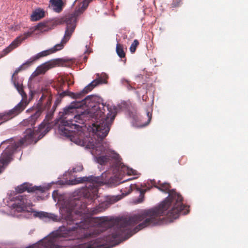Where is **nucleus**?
Here are the masks:
<instances>
[{
    "instance_id": "b1692460",
    "label": "nucleus",
    "mask_w": 248,
    "mask_h": 248,
    "mask_svg": "<svg viewBox=\"0 0 248 248\" xmlns=\"http://www.w3.org/2000/svg\"><path fill=\"white\" fill-rule=\"evenodd\" d=\"M137 190L140 192V195L137 199L136 200V202L140 203L142 202L144 200V193L146 190H143L140 187H137Z\"/></svg>"
},
{
    "instance_id": "ea45409f",
    "label": "nucleus",
    "mask_w": 248,
    "mask_h": 248,
    "mask_svg": "<svg viewBox=\"0 0 248 248\" xmlns=\"http://www.w3.org/2000/svg\"><path fill=\"white\" fill-rule=\"evenodd\" d=\"M135 93L138 96H140V94H139L138 91H136Z\"/></svg>"
},
{
    "instance_id": "a878e982",
    "label": "nucleus",
    "mask_w": 248,
    "mask_h": 248,
    "mask_svg": "<svg viewBox=\"0 0 248 248\" xmlns=\"http://www.w3.org/2000/svg\"><path fill=\"white\" fill-rule=\"evenodd\" d=\"M31 77H30V78H29V81H28V88L30 89V92H29V95H30V96H29L28 102H30L31 100L32 99L33 95H34V94L35 93V91H33V90H31V85H30V80L31 79ZM23 103H24V106L25 107L27 105V104L29 102L27 103V102L25 101V102H23Z\"/></svg>"
},
{
    "instance_id": "473e14b6",
    "label": "nucleus",
    "mask_w": 248,
    "mask_h": 248,
    "mask_svg": "<svg viewBox=\"0 0 248 248\" xmlns=\"http://www.w3.org/2000/svg\"><path fill=\"white\" fill-rule=\"evenodd\" d=\"M26 69V67H25L24 66V65L22 64H21L20 66H19L18 67H17V68H16V69L15 70L14 74L12 75V77H11V80H13V78H14V75H16L21 70H24Z\"/></svg>"
},
{
    "instance_id": "f704fd0d",
    "label": "nucleus",
    "mask_w": 248,
    "mask_h": 248,
    "mask_svg": "<svg viewBox=\"0 0 248 248\" xmlns=\"http://www.w3.org/2000/svg\"><path fill=\"white\" fill-rule=\"evenodd\" d=\"M83 169V167L82 165L81 164H79L74 167L72 170L74 172H77L82 171Z\"/></svg>"
},
{
    "instance_id": "393cba45",
    "label": "nucleus",
    "mask_w": 248,
    "mask_h": 248,
    "mask_svg": "<svg viewBox=\"0 0 248 248\" xmlns=\"http://www.w3.org/2000/svg\"><path fill=\"white\" fill-rule=\"evenodd\" d=\"M116 51L118 56L120 58H123L125 57V53L124 52V50L123 49L122 46L120 44H117L116 45Z\"/></svg>"
},
{
    "instance_id": "a211bd4d",
    "label": "nucleus",
    "mask_w": 248,
    "mask_h": 248,
    "mask_svg": "<svg viewBox=\"0 0 248 248\" xmlns=\"http://www.w3.org/2000/svg\"><path fill=\"white\" fill-rule=\"evenodd\" d=\"M87 93V92H86L84 89L77 93L71 92L70 97L77 101H81L86 97H85V96Z\"/></svg>"
},
{
    "instance_id": "e433bc0d",
    "label": "nucleus",
    "mask_w": 248,
    "mask_h": 248,
    "mask_svg": "<svg viewBox=\"0 0 248 248\" xmlns=\"http://www.w3.org/2000/svg\"><path fill=\"white\" fill-rule=\"evenodd\" d=\"M173 7H176L179 5V2H174L172 3Z\"/></svg>"
},
{
    "instance_id": "aec40b11",
    "label": "nucleus",
    "mask_w": 248,
    "mask_h": 248,
    "mask_svg": "<svg viewBox=\"0 0 248 248\" xmlns=\"http://www.w3.org/2000/svg\"><path fill=\"white\" fill-rule=\"evenodd\" d=\"M53 6V10L57 12L60 13L62 10V6L63 4L62 0H50Z\"/></svg>"
},
{
    "instance_id": "37998d69",
    "label": "nucleus",
    "mask_w": 248,
    "mask_h": 248,
    "mask_svg": "<svg viewBox=\"0 0 248 248\" xmlns=\"http://www.w3.org/2000/svg\"><path fill=\"white\" fill-rule=\"evenodd\" d=\"M84 59L86 60L87 59V57L86 56H84Z\"/></svg>"
},
{
    "instance_id": "f257e3e1",
    "label": "nucleus",
    "mask_w": 248,
    "mask_h": 248,
    "mask_svg": "<svg viewBox=\"0 0 248 248\" xmlns=\"http://www.w3.org/2000/svg\"><path fill=\"white\" fill-rule=\"evenodd\" d=\"M154 186L162 192L168 193V196L157 205L142 210L129 217H102V222H110L115 226L111 234L103 239L104 242L117 241L115 244L118 245L144 228L160 225L162 223L159 218L161 216H167L170 219V222H172L180 215H185L188 213L189 206L183 203V197L175 189L170 190L169 183L165 182L159 186L154 185Z\"/></svg>"
},
{
    "instance_id": "20e7f679",
    "label": "nucleus",
    "mask_w": 248,
    "mask_h": 248,
    "mask_svg": "<svg viewBox=\"0 0 248 248\" xmlns=\"http://www.w3.org/2000/svg\"><path fill=\"white\" fill-rule=\"evenodd\" d=\"M10 201L13 203L9 206L14 212L25 213L27 215L24 216L27 218H30L33 213V216L38 217L40 219H48V220L57 221L58 216L52 213H48L43 211H35L32 208V203L31 200L27 199L26 196L18 195L10 197Z\"/></svg>"
},
{
    "instance_id": "0eeeda50",
    "label": "nucleus",
    "mask_w": 248,
    "mask_h": 248,
    "mask_svg": "<svg viewBox=\"0 0 248 248\" xmlns=\"http://www.w3.org/2000/svg\"><path fill=\"white\" fill-rule=\"evenodd\" d=\"M5 144H7V146L0 157V168L7 166L13 160V155L18 148V144L14 141L13 138L2 141L0 144V147Z\"/></svg>"
},
{
    "instance_id": "58836bf2",
    "label": "nucleus",
    "mask_w": 248,
    "mask_h": 248,
    "mask_svg": "<svg viewBox=\"0 0 248 248\" xmlns=\"http://www.w3.org/2000/svg\"><path fill=\"white\" fill-rule=\"evenodd\" d=\"M37 200H39V199H42V197L41 196H37Z\"/></svg>"
},
{
    "instance_id": "c756f323",
    "label": "nucleus",
    "mask_w": 248,
    "mask_h": 248,
    "mask_svg": "<svg viewBox=\"0 0 248 248\" xmlns=\"http://www.w3.org/2000/svg\"><path fill=\"white\" fill-rule=\"evenodd\" d=\"M37 61L34 55L29 59L26 62L23 63V65L26 69L29 67L34 62Z\"/></svg>"
},
{
    "instance_id": "6e6552de",
    "label": "nucleus",
    "mask_w": 248,
    "mask_h": 248,
    "mask_svg": "<svg viewBox=\"0 0 248 248\" xmlns=\"http://www.w3.org/2000/svg\"><path fill=\"white\" fill-rule=\"evenodd\" d=\"M46 188V187L44 186H33L32 184L25 182L18 186L16 187L15 190L18 193H21L26 191L28 193L35 192L37 193L38 191L41 193L45 192Z\"/></svg>"
},
{
    "instance_id": "f3484780",
    "label": "nucleus",
    "mask_w": 248,
    "mask_h": 248,
    "mask_svg": "<svg viewBox=\"0 0 248 248\" xmlns=\"http://www.w3.org/2000/svg\"><path fill=\"white\" fill-rule=\"evenodd\" d=\"M95 75L96 77L94 79V80L97 85V86L107 83V79L108 78V75L106 73L104 72H102L101 74L99 73H96Z\"/></svg>"
},
{
    "instance_id": "1a4fd4ad",
    "label": "nucleus",
    "mask_w": 248,
    "mask_h": 248,
    "mask_svg": "<svg viewBox=\"0 0 248 248\" xmlns=\"http://www.w3.org/2000/svg\"><path fill=\"white\" fill-rule=\"evenodd\" d=\"M92 1V0H83L79 7L76 8L73 13L66 15L64 16H69L70 19H74V22L77 24L78 17L85 11Z\"/></svg>"
},
{
    "instance_id": "ddd939ff",
    "label": "nucleus",
    "mask_w": 248,
    "mask_h": 248,
    "mask_svg": "<svg viewBox=\"0 0 248 248\" xmlns=\"http://www.w3.org/2000/svg\"><path fill=\"white\" fill-rule=\"evenodd\" d=\"M50 120L46 117L44 121L38 125L36 131L40 133L38 136L39 139L42 138L50 130V124L49 122Z\"/></svg>"
},
{
    "instance_id": "7ed1b4c3",
    "label": "nucleus",
    "mask_w": 248,
    "mask_h": 248,
    "mask_svg": "<svg viewBox=\"0 0 248 248\" xmlns=\"http://www.w3.org/2000/svg\"><path fill=\"white\" fill-rule=\"evenodd\" d=\"M117 114L112 115L109 119L108 116L102 119L96 124L93 123L92 130L84 137L80 139H73L74 143L86 148L92 149L91 152L93 155V161L102 166L108 164L112 159H114L117 165L121 169L126 168L128 175H137V171L128 167H125L121 161V158L117 153L109 147L107 142L103 141L104 139L108 135L110 126L115 119Z\"/></svg>"
},
{
    "instance_id": "4c0bfd02",
    "label": "nucleus",
    "mask_w": 248,
    "mask_h": 248,
    "mask_svg": "<svg viewBox=\"0 0 248 248\" xmlns=\"http://www.w3.org/2000/svg\"><path fill=\"white\" fill-rule=\"evenodd\" d=\"M86 49L85 51V53L87 52L88 51L89 47H88V45H86Z\"/></svg>"
},
{
    "instance_id": "2eb2a0df",
    "label": "nucleus",
    "mask_w": 248,
    "mask_h": 248,
    "mask_svg": "<svg viewBox=\"0 0 248 248\" xmlns=\"http://www.w3.org/2000/svg\"><path fill=\"white\" fill-rule=\"evenodd\" d=\"M34 129L31 128H27L24 132V136L23 138L20 139L18 142L14 141L18 145V147L25 143L27 140H32L34 135Z\"/></svg>"
},
{
    "instance_id": "bb28decb",
    "label": "nucleus",
    "mask_w": 248,
    "mask_h": 248,
    "mask_svg": "<svg viewBox=\"0 0 248 248\" xmlns=\"http://www.w3.org/2000/svg\"><path fill=\"white\" fill-rule=\"evenodd\" d=\"M97 86V85L95 82L94 79L91 81L89 84H88L83 89L87 92V93L92 91L93 89H94L95 87Z\"/></svg>"
},
{
    "instance_id": "49530a36",
    "label": "nucleus",
    "mask_w": 248,
    "mask_h": 248,
    "mask_svg": "<svg viewBox=\"0 0 248 248\" xmlns=\"http://www.w3.org/2000/svg\"><path fill=\"white\" fill-rule=\"evenodd\" d=\"M152 181L155 183V180H153Z\"/></svg>"
},
{
    "instance_id": "de8ad7c7",
    "label": "nucleus",
    "mask_w": 248,
    "mask_h": 248,
    "mask_svg": "<svg viewBox=\"0 0 248 248\" xmlns=\"http://www.w3.org/2000/svg\"><path fill=\"white\" fill-rule=\"evenodd\" d=\"M160 182V181H158V183H159Z\"/></svg>"
},
{
    "instance_id": "412c9836",
    "label": "nucleus",
    "mask_w": 248,
    "mask_h": 248,
    "mask_svg": "<svg viewBox=\"0 0 248 248\" xmlns=\"http://www.w3.org/2000/svg\"><path fill=\"white\" fill-rule=\"evenodd\" d=\"M49 22L47 21L41 22L34 26L35 30H38L41 31H48L50 28L49 27Z\"/></svg>"
},
{
    "instance_id": "72a5a7b5",
    "label": "nucleus",
    "mask_w": 248,
    "mask_h": 248,
    "mask_svg": "<svg viewBox=\"0 0 248 248\" xmlns=\"http://www.w3.org/2000/svg\"><path fill=\"white\" fill-rule=\"evenodd\" d=\"M57 184V185H60V186H63V185H64L65 184L64 182L63 181H62V180H58V181H55V182L52 181L50 184H48V186H45V187H46L45 190L46 189H49L50 186V185L51 184Z\"/></svg>"
},
{
    "instance_id": "5701e85b",
    "label": "nucleus",
    "mask_w": 248,
    "mask_h": 248,
    "mask_svg": "<svg viewBox=\"0 0 248 248\" xmlns=\"http://www.w3.org/2000/svg\"><path fill=\"white\" fill-rule=\"evenodd\" d=\"M120 84L122 86L126 87L128 91L135 90V88L133 87L130 84V81L124 78H123L121 79Z\"/></svg>"
},
{
    "instance_id": "7c9ffc66",
    "label": "nucleus",
    "mask_w": 248,
    "mask_h": 248,
    "mask_svg": "<svg viewBox=\"0 0 248 248\" xmlns=\"http://www.w3.org/2000/svg\"><path fill=\"white\" fill-rule=\"evenodd\" d=\"M152 109L151 107H148V108L146 110V114H147V116L148 118V121H147V123L145 124H143L142 126H146V125H148L149 124V123L150 122L151 119H152Z\"/></svg>"
},
{
    "instance_id": "4be33fe9",
    "label": "nucleus",
    "mask_w": 248,
    "mask_h": 248,
    "mask_svg": "<svg viewBox=\"0 0 248 248\" xmlns=\"http://www.w3.org/2000/svg\"><path fill=\"white\" fill-rule=\"evenodd\" d=\"M61 103L59 99L55 100L54 104L52 106V108L50 109L49 111H48L46 114V118H48L49 119H51L53 116L54 113L56 110L57 106Z\"/></svg>"
},
{
    "instance_id": "c85d7f7f",
    "label": "nucleus",
    "mask_w": 248,
    "mask_h": 248,
    "mask_svg": "<svg viewBox=\"0 0 248 248\" xmlns=\"http://www.w3.org/2000/svg\"><path fill=\"white\" fill-rule=\"evenodd\" d=\"M128 116L133 120L132 123L137 122L139 120V116L136 111H128Z\"/></svg>"
},
{
    "instance_id": "cd10ccee",
    "label": "nucleus",
    "mask_w": 248,
    "mask_h": 248,
    "mask_svg": "<svg viewBox=\"0 0 248 248\" xmlns=\"http://www.w3.org/2000/svg\"><path fill=\"white\" fill-rule=\"evenodd\" d=\"M70 93L71 92L69 91L68 90L63 91L61 93H58L56 99H59L60 102H61L62 98L64 96H68L70 97Z\"/></svg>"
},
{
    "instance_id": "9b49d317",
    "label": "nucleus",
    "mask_w": 248,
    "mask_h": 248,
    "mask_svg": "<svg viewBox=\"0 0 248 248\" xmlns=\"http://www.w3.org/2000/svg\"><path fill=\"white\" fill-rule=\"evenodd\" d=\"M99 176L101 177L102 182H98V184H106L110 187L116 186L124 182V181H121L119 178L116 176L111 177L110 178L107 179L106 171H104Z\"/></svg>"
},
{
    "instance_id": "4468645a",
    "label": "nucleus",
    "mask_w": 248,
    "mask_h": 248,
    "mask_svg": "<svg viewBox=\"0 0 248 248\" xmlns=\"http://www.w3.org/2000/svg\"><path fill=\"white\" fill-rule=\"evenodd\" d=\"M35 108H36L35 112L33 114H32L28 119L29 124H31L33 128H35L34 126L35 123V121L39 117L44 110V108H43L41 103H38L36 104Z\"/></svg>"
},
{
    "instance_id": "2f4dec72",
    "label": "nucleus",
    "mask_w": 248,
    "mask_h": 248,
    "mask_svg": "<svg viewBox=\"0 0 248 248\" xmlns=\"http://www.w3.org/2000/svg\"><path fill=\"white\" fill-rule=\"evenodd\" d=\"M139 42L138 40L135 39L134 40L130 47V51L132 53L135 52L136 47L139 45Z\"/></svg>"
},
{
    "instance_id": "79ce46f5",
    "label": "nucleus",
    "mask_w": 248,
    "mask_h": 248,
    "mask_svg": "<svg viewBox=\"0 0 248 248\" xmlns=\"http://www.w3.org/2000/svg\"><path fill=\"white\" fill-rule=\"evenodd\" d=\"M47 104L48 105H50V104H51V102L50 101H48Z\"/></svg>"
},
{
    "instance_id": "c03bdc74",
    "label": "nucleus",
    "mask_w": 248,
    "mask_h": 248,
    "mask_svg": "<svg viewBox=\"0 0 248 248\" xmlns=\"http://www.w3.org/2000/svg\"><path fill=\"white\" fill-rule=\"evenodd\" d=\"M142 100H144V95H143V96H142Z\"/></svg>"
},
{
    "instance_id": "39448f33",
    "label": "nucleus",
    "mask_w": 248,
    "mask_h": 248,
    "mask_svg": "<svg viewBox=\"0 0 248 248\" xmlns=\"http://www.w3.org/2000/svg\"><path fill=\"white\" fill-rule=\"evenodd\" d=\"M61 23L65 24L66 25L64 34L61 42L56 44L53 47L49 49L43 50L34 55L37 60L42 57L46 56L51 53L62 50L63 48L64 45L71 38L75 30L77 24L74 22V19H70V17L69 16H68V17L63 16L61 18Z\"/></svg>"
},
{
    "instance_id": "6ab92c4d",
    "label": "nucleus",
    "mask_w": 248,
    "mask_h": 248,
    "mask_svg": "<svg viewBox=\"0 0 248 248\" xmlns=\"http://www.w3.org/2000/svg\"><path fill=\"white\" fill-rule=\"evenodd\" d=\"M122 196L121 195H112V196H107L105 201V204L106 205H110L122 199Z\"/></svg>"
},
{
    "instance_id": "a19ab883",
    "label": "nucleus",
    "mask_w": 248,
    "mask_h": 248,
    "mask_svg": "<svg viewBox=\"0 0 248 248\" xmlns=\"http://www.w3.org/2000/svg\"><path fill=\"white\" fill-rule=\"evenodd\" d=\"M43 95H42V96L40 97V98L39 100V101L41 102L42 98H43Z\"/></svg>"
},
{
    "instance_id": "a18cd8bd",
    "label": "nucleus",
    "mask_w": 248,
    "mask_h": 248,
    "mask_svg": "<svg viewBox=\"0 0 248 248\" xmlns=\"http://www.w3.org/2000/svg\"><path fill=\"white\" fill-rule=\"evenodd\" d=\"M17 216V217H19V216H20H20H21V215H20L19 216Z\"/></svg>"
},
{
    "instance_id": "c9c22d12",
    "label": "nucleus",
    "mask_w": 248,
    "mask_h": 248,
    "mask_svg": "<svg viewBox=\"0 0 248 248\" xmlns=\"http://www.w3.org/2000/svg\"><path fill=\"white\" fill-rule=\"evenodd\" d=\"M58 195V190H54L52 194V198L55 202H56L57 200V196Z\"/></svg>"
},
{
    "instance_id": "dca6fc26",
    "label": "nucleus",
    "mask_w": 248,
    "mask_h": 248,
    "mask_svg": "<svg viewBox=\"0 0 248 248\" xmlns=\"http://www.w3.org/2000/svg\"><path fill=\"white\" fill-rule=\"evenodd\" d=\"M45 13L44 10L40 8H38L33 11L31 16V19L32 21H35L40 20L45 17Z\"/></svg>"
},
{
    "instance_id": "f8f14e48",
    "label": "nucleus",
    "mask_w": 248,
    "mask_h": 248,
    "mask_svg": "<svg viewBox=\"0 0 248 248\" xmlns=\"http://www.w3.org/2000/svg\"><path fill=\"white\" fill-rule=\"evenodd\" d=\"M56 64L57 62L53 60L45 62L37 67L36 70L32 73L31 76L35 77L44 74L47 70L54 67Z\"/></svg>"
},
{
    "instance_id": "423d86ee",
    "label": "nucleus",
    "mask_w": 248,
    "mask_h": 248,
    "mask_svg": "<svg viewBox=\"0 0 248 248\" xmlns=\"http://www.w3.org/2000/svg\"><path fill=\"white\" fill-rule=\"evenodd\" d=\"M16 78H15V79H13L12 81L14 87L22 96V99L12 109L0 113V124L13 119L25 109L24 103H22V101L27 98V95L23 90L22 84H20L19 82L16 81Z\"/></svg>"
},
{
    "instance_id": "f03ea898",
    "label": "nucleus",
    "mask_w": 248,
    "mask_h": 248,
    "mask_svg": "<svg viewBox=\"0 0 248 248\" xmlns=\"http://www.w3.org/2000/svg\"><path fill=\"white\" fill-rule=\"evenodd\" d=\"M127 103L122 102L113 108L108 104L104 103L100 97L91 94L86 96L81 101L74 100L65 106L62 111H60L58 117L55 120L58 124V130L60 135L73 139L84 137L90 133L93 123L96 124L102 119L117 114L118 111L126 108Z\"/></svg>"
},
{
    "instance_id": "9d476101",
    "label": "nucleus",
    "mask_w": 248,
    "mask_h": 248,
    "mask_svg": "<svg viewBox=\"0 0 248 248\" xmlns=\"http://www.w3.org/2000/svg\"><path fill=\"white\" fill-rule=\"evenodd\" d=\"M31 34V32L28 31L25 32L23 35H20L17 37L8 47L3 50L4 53L7 54L13 49L17 47L18 46H19V45L21 44L23 41L30 36Z\"/></svg>"
}]
</instances>
